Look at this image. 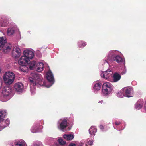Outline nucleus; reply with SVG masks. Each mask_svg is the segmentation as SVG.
Masks as SVG:
<instances>
[{
    "label": "nucleus",
    "mask_w": 146,
    "mask_h": 146,
    "mask_svg": "<svg viewBox=\"0 0 146 146\" xmlns=\"http://www.w3.org/2000/svg\"><path fill=\"white\" fill-rule=\"evenodd\" d=\"M119 52L117 50H112L110 51L108 53L106 58L103 60L102 64L104 66L108 67L109 66L108 60L116 61L118 63H120L124 61V59L119 56Z\"/></svg>",
    "instance_id": "f257e3e1"
},
{
    "label": "nucleus",
    "mask_w": 146,
    "mask_h": 146,
    "mask_svg": "<svg viewBox=\"0 0 146 146\" xmlns=\"http://www.w3.org/2000/svg\"><path fill=\"white\" fill-rule=\"evenodd\" d=\"M30 82V91L31 93L34 94L36 92V85L42 86V77L38 74L32 72L29 78Z\"/></svg>",
    "instance_id": "f03ea898"
},
{
    "label": "nucleus",
    "mask_w": 146,
    "mask_h": 146,
    "mask_svg": "<svg viewBox=\"0 0 146 146\" xmlns=\"http://www.w3.org/2000/svg\"><path fill=\"white\" fill-rule=\"evenodd\" d=\"M7 115V110L4 109L0 110V131L9 125V119L8 118L5 119Z\"/></svg>",
    "instance_id": "7ed1b4c3"
},
{
    "label": "nucleus",
    "mask_w": 146,
    "mask_h": 146,
    "mask_svg": "<svg viewBox=\"0 0 146 146\" xmlns=\"http://www.w3.org/2000/svg\"><path fill=\"white\" fill-rule=\"evenodd\" d=\"M12 90L10 86H5L2 89V92L0 93V100L5 102L9 100L12 96Z\"/></svg>",
    "instance_id": "20e7f679"
},
{
    "label": "nucleus",
    "mask_w": 146,
    "mask_h": 146,
    "mask_svg": "<svg viewBox=\"0 0 146 146\" xmlns=\"http://www.w3.org/2000/svg\"><path fill=\"white\" fill-rule=\"evenodd\" d=\"M46 77L49 83H46L45 82H44L42 84V86L48 88L51 87L54 82L53 74L50 70H49L47 72Z\"/></svg>",
    "instance_id": "39448f33"
},
{
    "label": "nucleus",
    "mask_w": 146,
    "mask_h": 146,
    "mask_svg": "<svg viewBox=\"0 0 146 146\" xmlns=\"http://www.w3.org/2000/svg\"><path fill=\"white\" fill-rule=\"evenodd\" d=\"M102 89L103 95L108 96L111 94L113 90L112 85L110 82H105L102 85Z\"/></svg>",
    "instance_id": "423d86ee"
},
{
    "label": "nucleus",
    "mask_w": 146,
    "mask_h": 146,
    "mask_svg": "<svg viewBox=\"0 0 146 146\" xmlns=\"http://www.w3.org/2000/svg\"><path fill=\"white\" fill-rule=\"evenodd\" d=\"M68 119L67 118H63L59 119L57 123L58 128L61 131H64L68 125Z\"/></svg>",
    "instance_id": "0eeeda50"
},
{
    "label": "nucleus",
    "mask_w": 146,
    "mask_h": 146,
    "mask_svg": "<svg viewBox=\"0 0 146 146\" xmlns=\"http://www.w3.org/2000/svg\"><path fill=\"white\" fill-rule=\"evenodd\" d=\"M43 126L40 125V122L39 121L35 123L31 129V131L33 133L40 132Z\"/></svg>",
    "instance_id": "6e6552de"
},
{
    "label": "nucleus",
    "mask_w": 146,
    "mask_h": 146,
    "mask_svg": "<svg viewBox=\"0 0 146 146\" xmlns=\"http://www.w3.org/2000/svg\"><path fill=\"white\" fill-rule=\"evenodd\" d=\"M124 92V96L127 97H131L133 96L134 93L133 89L131 87H125L123 88Z\"/></svg>",
    "instance_id": "1a4fd4ad"
},
{
    "label": "nucleus",
    "mask_w": 146,
    "mask_h": 146,
    "mask_svg": "<svg viewBox=\"0 0 146 146\" xmlns=\"http://www.w3.org/2000/svg\"><path fill=\"white\" fill-rule=\"evenodd\" d=\"M113 73V72L111 70H108L106 71L102 72L101 73L100 75L102 78L109 80L110 78L112 77Z\"/></svg>",
    "instance_id": "9d476101"
},
{
    "label": "nucleus",
    "mask_w": 146,
    "mask_h": 146,
    "mask_svg": "<svg viewBox=\"0 0 146 146\" xmlns=\"http://www.w3.org/2000/svg\"><path fill=\"white\" fill-rule=\"evenodd\" d=\"M12 56L15 58L19 57L21 54V49L17 46L14 47L12 50Z\"/></svg>",
    "instance_id": "9b49d317"
},
{
    "label": "nucleus",
    "mask_w": 146,
    "mask_h": 146,
    "mask_svg": "<svg viewBox=\"0 0 146 146\" xmlns=\"http://www.w3.org/2000/svg\"><path fill=\"white\" fill-rule=\"evenodd\" d=\"M14 88L16 92L20 93L23 91L24 85L22 83L17 82L14 84Z\"/></svg>",
    "instance_id": "f8f14e48"
},
{
    "label": "nucleus",
    "mask_w": 146,
    "mask_h": 146,
    "mask_svg": "<svg viewBox=\"0 0 146 146\" xmlns=\"http://www.w3.org/2000/svg\"><path fill=\"white\" fill-rule=\"evenodd\" d=\"M34 51L32 49H26L23 52V55L30 60L32 59L34 56Z\"/></svg>",
    "instance_id": "ddd939ff"
},
{
    "label": "nucleus",
    "mask_w": 146,
    "mask_h": 146,
    "mask_svg": "<svg viewBox=\"0 0 146 146\" xmlns=\"http://www.w3.org/2000/svg\"><path fill=\"white\" fill-rule=\"evenodd\" d=\"M30 60L23 54L18 60V63L20 65H25L28 64Z\"/></svg>",
    "instance_id": "4468645a"
},
{
    "label": "nucleus",
    "mask_w": 146,
    "mask_h": 146,
    "mask_svg": "<svg viewBox=\"0 0 146 146\" xmlns=\"http://www.w3.org/2000/svg\"><path fill=\"white\" fill-rule=\"evenodd\" d=\"M102 84L101 83L98 82H94L92 85L93 92L95 93H97L100 90Z\"/></svg>",
    "instance_id": "2eb2a0df"
},
{
    "label": "nucleus",
    "mask_w": 146,
    "mask_h": 146,
    "mask_svg": "<svg viewBox=\"0 0 146 146\" xmlns=\"http://www.w3.org/2000/svg\"><path fill=\"white\" fill-rule=\"evenodd\" d=\"M8 19V17L5 16H3L0 17V26L7 27L9 23Z\"/></svg>",
    "instance_id": "dca6fc26"
},
{
    "label": "nucleus",
    "mask_w": 146,
    "mask_h": 146,
    "mask_svg": "<svg viewBox=\"0 0 146 146\" xmlns=\"http://www.w3.org/2000/svg\"><path fill=\"white\" fill-rule=\"evenodd\" d=\"M1 48V50L5 53H7L10 52L12 48V45L11 44L8 43L7 42L5 43Z\"/></svg>",
    "instance_id": "f3484780"
},
{
    "label": "nucleus",
    "mask_w": 146,
    "mask_h": 146,
    "mask_svg": "<svg viewBox=\"0 0 146 146\" xmlns=\"http://www.w3.org/2000/svg\"><path fill=\"white\" fill-rule=\"evenodd\" d=\"M44 65L43 63L40 62H37L36 64L35 69L38 72H40L44 70Z\"/></svg>",
    "instance_id": "a211bd4d"
},
{
    "label": "nucleus",
    "mask_w": 146,
    "mask_h": 146,
    "mask_svg": "<svg viewBox=\"0 0 146 146\" xmlns=\"http://www.w3.org/2000/svg\"><path fill=\"white\" fill-rule=\"evenodd\" d=\"M113 79L111 81L113 82H116L119 81L121 79V76L117 72H115L112 75Z\"/></svg>",
    "instance_id": "6ab92c4d"
},
{
    "label": "nucleus",
    "mask_w": 146,
    "mask_h": 146,
    "mask_svg": "<svg viewBox=\"0 0 146 146\" xmlns=\"http://www.w3.org/2000/svg\"><path fill=\"white\" fill-rule=\"evenodd\" d=\"M26 143L22 139H20L16 140L14 143L13 146H25Z\"/></svg>",
    "instance_id": "aec40b11"
},
{
    "label": "nucleus",
    "mask_w": 146,
    "mask_h": 146,
    "mask_svg": "<svg viewBox=\"0 0 146 146\" xmlns=\"http://www.w3.org/2000/svg\"><path fill=\"white\" fill-rule=\"evenodd\" d=\"M143 104V100L141 99H139L135 104V108L136 109L139 110L142 107Z\"/></svg>",
    "instance_id": "412c9836"
},
{
    "label": "nucleus",
    "mask_w": 146,
    "mask_h": 146,
    "mask_svg": "<svg viewBox=\"0 0 146 146\" xmlns=\"http://www.w3.org/2000/svg\"><path fill=\"white\" fill-rule=\"evenodd\" d=\"M97 131V129L95 126H92L89 130V133L91 136H94Z\"/></svg>",
    "instance_id": "4be33fe9"
},
{
    "label": "nucleus",
    "mask_w": 146,
    "mask_h": 146,
    "mask_svg": "<svg viewBox=\"0 0 146 146\" xmlns=\"http://www.w3.org/2000/svg\"><path fill=\"white\" fill-rule=\"evenodd\" d=\"M115 124L117 126L119 125L121 127L119 129V130H123L125 127V123L121 120L117 121L115 122Z\"/></svg>",
    "instance_id": "5701e85b"
},
{
    "label": "nucleus",
    "mask_w": 146,
    "mask_h": 146,
    "mask_svg": "<svg viewBox=\"0 0 146 146\" xmlns=\"http://www.w3.org/2000/svg\"><path fill=\"white\" fill-rule=\"evenodd\" d=\"M21 66L19 68V70L21 72L24 73H27L28 69L27 66L26 65H20Z\"/></svg>",
    "instance_id": "b1692460"
},
{
    "label": "nucleus",
    "mask_w": 146,
    "mask_h": 146,
    "mask_svg": "<svg viewBox=\"0 0 146 146\" xmlns=\"http://www.w3.org/2000/svg\"><path fill=\"white\" fill-rule=\"evenodd\" d=\"M3 78L5 82L8 84H11L13 82L14 80L12 78H9L5 76H3Z\"/></svg>",
    "instance_id": "393cba45"
},
{
    "label": "nucleus",
    "mask_w": 146,
    "mask_h": 146,
    "mask_svg": "<svg viewBox=\"0 0 146 146\" xmlns=\"http://www.w3.org/2000/svg\"><path fill=\"white\" fill-rule=\"evenodd\" d=\"M4 76L13 79H14L15 78L14 74L13 72L10 71L6 72Z\"/></svg>",
    "instance_id": "a878e982"
},
{
    "label": "nucleus",
    "mask_w": 146,
    "mask_h": 146,
    "mask_svg": "<svg viewBox=\"0 0 146 146\" xmlns=\"http://www.w3.org/2000/svg\"><path fill=\"white\" fill-rule=\"evenodd\" d=\"M77 45L78 48H81L87 45V43L83 40H80L78 42Z\"/></svg>",
    "instance_id": "bb28decb"
},
{
    "label": "nucleus",
    "mask_w": 146,
    "mask_h": 146,
    "mask_svg": "<svg viewBox=\"0 0 146 146\" xmlns=\"http://www.w3.org/2000/svg\"><path fill=\"white\" fill-rule=\"evenodd\" d=\"M7 42V39L5 37H0V49H1L3 45Z\"/></svg>",
    "instance_id": "cd10ccee"
},
{
    "label": "nucleus",
    "mask_w": 146,
    "mask_h": 146,
    "mask_svg": "<svg viewBox=\"0 0 146 146\" xmlns=\"http://www.w3.org/2000/svg\"><path fill=\"white\" fill-rule=\"evenodd\" d=\"M63 137L66 140L70 141L73 139L74 136L72 134H65L63 135Z\"/></svg>",
    "instance_id": "c85d7f7f"
},
{
    "label": "nucleus",
    "mask_w": 146,
    "mask_h": 146,
    "mask_svg": "<svg viewBox=\"0 0 146 146\" xmlns=\"http://www.w3.org/2000/svg\"><path fill=\"white\" fill-rule=\"evenodd\" d=\"M37 62L35 61H32L30 62L29 65V67L31 70L35 69L36 64Z\"/></svg>",
    "instance_id": "c756f323"
},
{
    "label": "nucleus",
    "mask_w": 146,
    "mask_h": 146,
    "mask_svg": "<svg viewBox=\"0 0 146 146\" xmlns=\"http://www.w3.org/2000/svg\"><path fill=\"white\" fill-rule=\"evenodd\" d=\"M15 28L14 27H10L8 28L7 30V33L9 35H13L15 33Z\"/></svg>",
    "instance_id": "7c9ffc66"
},
{
    "label": "nucleus",
    "mask_w": 146,
    "mask_h": 146,
    "mask_svg": "<svg viewBox=\"0 0 146 146\" xmlns=\"http://www.w3.org/2000/svg\"><path fill=\"white\" fill-rule=\"evenodd\" d=\"M31 146H43V145L41 142L39 141H36L33 142Z\"/></svg>",
    "instance_id": "2f4dec72"
},
{
    "label": "nucleus",
    "mask_w": 146,
    "mask_h": 146,
    "mask_svg": "<svg viewBox=\"0 0 146 146\" xmlns=\"http://www.w3.org/2000/svg\"><path fill=\"white\" fill-rule=\"evenodd\" d=\"M123 90V88L119 91H118L117 95V96L120 98H122L124 96V92Z\"/></svg>",
    "instance_id": "473e14b6"
},
{
    "label": "nucleus",
    "mask_w": 146,
    "mask_h": 146,
    "mask_svg": "<svg viewBox=\"0 0 146 146\" xmlns=\"http://www.w3.org/2000/svg\"><path fill=\"white\" fill-rule=\"evenodd\" d=\"M59 144L55 146H64L66 144V142L64 141L62 139L60 138L58 140Z\"/></svg>",
    "instance_id": "72a5a7b5"
},
{
    "label": "nucleus",
    "mask_w": 146,
    "mask_h": 146,
    "mask_svg": "<svg viewBox=\"0 0 146 146\" xmlns=\"http://www.w3.org/2000/svg\"><path fill=\"white\" fill-rule=\"evenodd\" d=\"M126 69L125 66H124L122 68L121 70V74L122 75L125 74L126 72Z\"/></svg>",
    "instance_id": "f704fd0d"
},
{
    "label": "nucleus",
    "mask_w": 146,
    "mask_h": 146,
    "mask_svg": "<svg viewBox=\"0 0 146 146\" xmlns=\"http://www.w3.org/2000/svg\"><path fill=\"white\" fill-rule=\"evenodd\" d=\"M93 140L92 139L89 140L88 141V143L90 145H92L93 144Z\"/></svg>",
    "instance_id": "c9c22d12"
},
{
    "label": "nucleus",
    "mask_w": 146,
    "mask_h": 146,
    "mask_svg": "<svg viewBox=\"0 0 146 146\" xmlns=\"http://www.w3.org/2000/svg\"><path fill=\"white\" fill-rule=\"evenodd\" d=\"M99 127L100 129L102 131H104V127L102 125H100Z\"/></svg>",
    "instance_id": "e433bc0d"
},
{
    "label": "nucleus",
    "mask_w": 146,
    "mask_h": 146,
    "mask_svg": "<svg viewBox=\"0 0 146 146\" xmlns=\"http://www.w3.org/2000/svg\"><path fill=\"white\" fill-rule=\"evenodd\" d=\"M69 146H76V145L74 144L71 143L69 144Z\"/></svg>",
    "instance_id": "4c0bfd02"
},
{
    "label": "nucleus",
    "mask_w": 146,
    "mask_h": 146,
    "mask_svg": "<svg viewBox=\"0 0 146 146\" xmlns=\"http://www.w3.org/2000/svg\"><path fill=\"white\" fill-rule=\"evenodd\" d=\"M84 143L82 142L80 143L79 144V146H84Z\"/></svg>",
    "instance_id": "58836bf2"
},
{
    "label": "nucleus",
    "mask_w": 146,
    "mask_h": 146,
    "mask_svg": "<svg viewBox=\"0 0 146 146\" xmlns=\"http://www.w3.org/2000/svg\"><path fill=\"white\" fill-rule=\"evenodd\" d=\"M103 100H102L99 101L98 102V103H100L101 104H102L103 103Z\"/></svg>",
    "instance_id": "ea45409f"
},
{
    "label": "nucleus",
    "mask_w": 146,
    "mask_h": 146,
    "mask_svg": "<svg viewBox=\"0 0 146 146\" xmlns=\"http://www.w3.org/2000/svg\"><path fill=\"white\" fill-rule=\"evenodd\" d=\"M1 84L0 83V89L1 88Z\"/></svg>",
    "instance_id": "a19ab883"
},
{
    "label": "nucleus",
    "mask_w": 146,
    "mask_h": 146,
    "mask_svg": "<svg viewBox=\"0 0 146 146\" xmlns=\"http://www.w3.org/2000/svg\"><path fill=\"white\" fill-rule=\"evenodd\" d=\"M1 68L0 67V73L1 72Z\"/></svg>",
    "instance_id": "79ce46f5"
},
{
    "label": "nucleus",
    "mask_w": 146,
    "mask_h": 146,
    "mask_svg": "<svg viewBox=\"0 0 146 146\" xmlns=\"http://www.w3.org/2000/svg\"><path fill=\"white\" fill-rule=\"evenodd\" d=\"M85 145H86V144L85 143Z\"/></svg>",
    "instance_id": "37998d69"
}]
</instances>
